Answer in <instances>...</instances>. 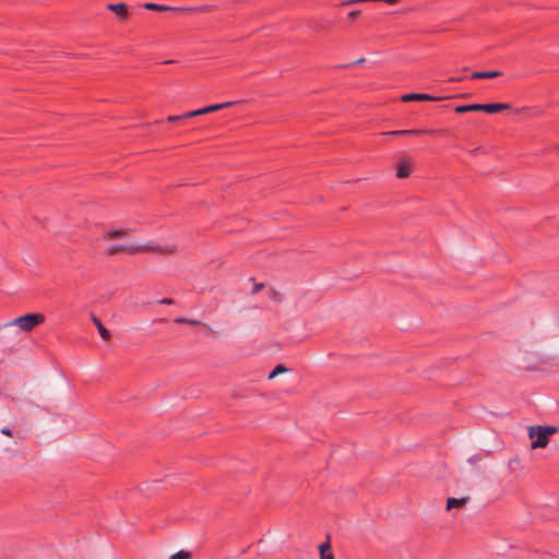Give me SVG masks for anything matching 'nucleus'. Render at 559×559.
<instances>
[{"instance_id": "nucleus-1", "label": "nucleus", "mask_w": 559, "mask_h": 559, "mask_svg": "<svg viewBox=\"0 0 559 559\" xmlns=\"http://www.w3.org/2000/svg\"><path fill=\"white\" fill-rule=\"evenodd\" d=\"M46 318L43 313L32 312L24 316L17 317L9 322L2 324L4 328L16 326L20 331L29 333L34 331L38 325L45 322Z\"/></svg>"}, {"instance_id": "nucleus-2", "label": "nucleus", "mask_w": 559, "mask_h": 559, "mask_svg": "<svg viewBox=\"0 0 559 559\" xmlns=\"http://www.w3.org/2000/svg\"><path fill=\"white\" fill-rule=\"evenodd\" d=\"M145 251H155V252H166V253H173L175 251V246L167 247L165 250H163L159 246L153 247L150 245L145 246H124V245H112L108 247L105 251L107 255H116L122 252H127L130 254H135L139 252H145Z\"/></svg>"}, {"instance_id": "nucleus-3", "label": "nucleus", "mask_w": 559, "mask_h": 559, "mask_svg": "<svg viewBox=\"0 0 559 559\" xmlns=\"http://www.w3.org/2000/svg\"><path fill=\"white\" fill-rule=\"evenodd\" d=\"M557 431L552 426H533L528 428V437L532 439L531 448H546L549 443V437Z\"/></svg>"}, {"instance_id": "nucleus-4", "label": "nucleus", "mask_w": 559, "mask_h": 559, "mask_svg": "<svg viewBox=\"0 0 559 559\" xmlns=\"http://www.w3.org/2000/svg\"><path fill=\"white\" fill-rule=\"evenodd\" d=\"M510 105L504 103H493V104H471V105H460L455 107L456 114H465L468 111H485L487 114H497L502 110L509 109Z\"/></svg>"}, {"instance_id": "nucleus-5", "label": "nucleus", "mask_w": 559, "mask_h": 559, "mask_svg": "<svg viewBox=\"0 0 559 559\" xmlns=\"http://www.w3.org/2000/svg\"><path fill=\"white\" fill-rule=\"evenodd\" d=\"M413 170V160L409 157L401 158L396 163V177L404 179L409 177Z\"/></svg>"}, {"instance_id": "nucleus-6", "label": "nucleus", "mask_w": 559, "mask_h": 559, "mask_svg": "<svg viewBox=\"0 0 559 559\" xmlns=\"http://www.w3.org/2000/svg\"><path fill=\"white\" fill-rule=\"evenodd\" d=\"M143 7H144V9L150 10V11H159V12H163V11L189 12V11L195 10L194 8L169 7V5L158 4V3H153V2H147Z\"/></svg>"}, {"instance_id": "nucleus-7", "label": "nucleus", "mask_w": 559, "mask_h": 559, "mask_svg": "<svg viewBox=\"0 0 559 559\" xmlns=\"http://www.w3.org/2000/svg\"><path fill=\"white\" fill-rule=\"evenodd\" d=\"M440 99H441V97L432 96L430 94H425V93H411V94H405L401 97V100L404 103L421 102V100L437 102Z\"/></svg>"}, {"instance_id": "nucleus-8", "label": "nucleus", "mask_w": 559, "mask_h": 559, "mask_svg": "<svg viewBox=\"0 0 559 559\" xmlns=\"http://www.w3.org/2000/svg\"><path fill=\"white\" fill-rule=\"evenodd\" d=\"M107 9L115 13L119 21H127L129 17L128 7L124 3H109Z\"/></svg>"}, {"instance_id": "nucleus-9", "label": "nucleus", "mask_w": 559, "mask_h": 559, "mask_svg": "<svg viewBox=\"0 0 559 559\" xmlns=\"http://www.w3.org/2000/svg\"><path fill=\"white\" fill-rule=\"evenodd\" d=\"M436 132H437L436 130L409 129V130H395V131L386 132L385 134L402 136V135L432 134Z\"/></svg>"}, {"instance_id": "nucleus-10", "label": "nucleus", "mask_w": 559, "mask_h": 559, "mask_svg": "<svg viewBox=\"0 0 559 559\" xmlns=\"http://www.w3.org/2000/svg\"><path fill=\"white\" fill-rule=\"evenodd\" d=\"M2 436L14 437L20 441H24L27 437L26 429L12 430L10 428H2Z\"/></svg>"}, {"instance_id": "nucleus-11", "label": "nucleus", "mask_w": 559, "mask_h": 559, "mask_svg": "<svg viewBox=\"0 0 559 559\" xmlns=\"http://www.w3.org/2000/svg\"><path fill=\"white\" fill-rule=\"evenodd\" d=\"M502 73L500 71H476L471 74L472 80L479 79H495L501 76Z\"/></svg>"}, {"instance_id": "nucleus-12", "label": "nucleus", "mask_w": 559, "mask_h": 559, "mask_svg": "<svg viewBox=\"0 0 559 559\" xmlns=\"http://www.w3.org/2000/svg\"><path fill=\"white\" fill-rule=\"evenodd\" d=\"M92 321H93V323L95 324V326L97 328V330H98V333H99L100 337H102L103 340H105V341H108V340L110 338L111 334H110L109 330H108V329H106V328L103 325V323H102L100 319H99L98 317H96V316L92 314Z\"/></svg>"}, {"instance_id": "nucleus-13", "label": "nucleus", "mask_w": 559, "mask_h": 559, "mask_svg": "<svg viewBox=\"0 0 559 559\" xmlns=\"http://www.w3.org/2000/svg\"><path fill=\"white\" fill-rule=\"evenodd\" d=\"M320 559H334V556L331 551L330 539L319 546Z\"/></svg>"}, {"instance_id": "nucleus-14", "label": "nucleus", "mask_w": 559, "mask_h": 559, "mask_svg": "<svg viewBox=\"0 0 559 559\" xmlns=\"http://www.w3.org/2000/svg\"><path fill=\"white\" fill-rule=\"evenodd\" d=\"M467 498H449L447 500V510H451L453 508H462L466 504Z\"/></svg>"}, {"instance_id": "nucleus-15", "label": "nucleus", "mask_w": 559, "mask_h": 559, "mask_svg": "<svg viewBox=\"0 0 559 559\" xmlns=\"http://www.w3.org/2000/svg\"><path fill=\"white\" fill-rule=\"evenodd\" d=\"M234 104H235L234 102H226V103H222V104L210 105V106L204 107V110H206V114H211V112L224 109V108H229Z\"/></svg>"}, {"instance_id": "nucleus-16", "label": "nucleus", "mask_w": 559, "mask_h": 559, "mask_svg": "<svg viewBox=\"0 0 559 559\" xmlns=\"http://www.w3.org/2000/svg\"><path fill=\"white\" fill-rule=\"evenodd\" d=\"M126 236V230L124 229H115V230H109L105 234L104 238L105 239H115V238H121Z\"/></svg>"}, {"instance_id": "nucleus-17", "label": "nucleus", "mask_w": 559, "mask_h": 559, "mask_svg": "<svg viewBox=\"0 0 559 559\" xmlns=\"http://www.w3.org/2000/svg\"><path fill=\"white\" fill-rule=\"evenodd\" d=\"M288 371V368H286L283 365H277L269 374V379H274L277 374Z\"/></svg>"}, {"instance_id": "nucleus-18", "label": "nucleus", "mask_w": 559, "mask_h": 559, "mask_svg": "<svg viewBox=\"0 0 559 559\" xmlns=\"http://www.w3.org/2000/svg\"><path fill=\"white\" fill-rule=\"evenodd\" d=\"M191 552L186 550H179L176 554H174L170 559H190Z\"/></svg>"}, {"instance_id": "nucleus-19", "label": "nucleus", "mask_w": 559, "mask_h": 559, "mask_svg": "<svg viewBox=\"0 0 559 559\" xmlns=\"http://www.w3.org/2000/svg\"><path fill=\"white\" fill-rule=\"evenodd\" d=\"M269 297L275 301V302H281L282 301V294L277 290H275L274 288H271L270 292H269Z\"/></svg>"}, {"instance_id": "nucleus-20", "label": "nucleus", "mask_w": 559, "mask_h": 559, "mask_svg": "<svg viewBox=\"0 0 559 559\" xmlns=\"http://www.w3.org/2000/svg\"><path fill=\"white\" fill-rule=\"evenodd\" d=\"M176 323H186V324H199L198 320L194 319H188V318H176Z\"/></svg>"}, {"instance_id": "nucleus-21", "label": "nucleus", "mask_w": 559, "mask_h": 559, "mask_svg": "<svg viewBox=\"0 0 559 559\" xmlns=\"http://www.w3.org/2000/svg\"><path fill=\"white\" fill-rule=\"evenodd\" d=\"M360 11L359 10H353L347 14V17L349 21H355L359 17Z\"/></svg>"}, {"instance_id": "nucleus-22", "label": "nucleus", "mask_w": 559, "mask_h": 559, "mask_svg": "<svg viewBox=\"0 0 559 559\" xmlns=\"http://www.w3.org/2000/svg\"><path fill=\"white\" fill-rule=\"evenodd\" d=\"M181 120H183L182 115H178V116H168V117H167V121H168V122H176V121H181Z\"/></svg>"}, {"instance_id": "nucleus-23", "label": "nucleus", "mask_w": 559, "mask_h": 559, "mask_svg": "<svg viewBox=\"0 0 559 559\" xmlns=\"http://www.w3.org/2000/svg\"><path fill=\"white\" fill-rule=\"evenodd\" d=\"M198 116L199 115H198V112H195V110H191V111L182 114L183 120H186L188 118L198 117Z\"/></svg>"}, {"instance_id": "nucleus-24", "label": "nucleus", "mask_w": 559, "mask_h": 559, "mask_svg": "<svg viewBox=\"0 0 559 559\" xmlns=\"http://www.w3.org/2000/svg\"><path fill=\"white\" fill-rule=\"evenodd\" d=\"M263 288H264V284L263 283H258V284L254 285V287L252 289V294H258Z\"/></svg>"}, {"instance_id": "nucleus-25", "label": "nucleus", "mask_w": 559, "mask_h": 559, "mask_svg": "<svg viewBox=\"0 0 559 559\" xmlns=\"http://www.w3.org/2000/svg\"><path fill=\"white\" fill-rule=\"evenodd\" d=\"M159 304L170 306L174 305L175 301L171 298H163L162 300H159Z\"/></svg>"}, {"instance_id": "nucleus-26", "label": "nucleus", "mask_w": 559, "mask_h": 559, "mask_svg": "<svg viewBox=\"0 0 559 559\" xmlns=\"http://www.w3.org/2000/svg\"><path fill=\"white\" fill-rule=\"evenodd\" d=\"M195 112H198L199 116H202V115L206 114V110H204V107H203V108H200V109H195Z\"/></svg>"}, {"instance_id": "nucleus-27", "label": "nucleus", "mask_w": 559, "mask_h": 559, "mask_svg": "<svg viewBox=\"0 0 559 559\" xmlns=\"http://www.w3.org/2000/svg\"><path fill=\"white\" fill-rule=\"evenodd\" d=\"M462 79L457 78V79H450L451 82H460Z\"/></svg>"}, {"instance_id": "nucleus-28", "label": "nucleus", "mask_w": 559, "mask_h": 559, "mask_svg": "<svg viewBox=\"0 0 559 559\" xmlns=\"http://www.w3.org/2000/svg\"><path fill=\"white\" fill-rule=\"evenodd\" d=\"M173 60L165 61L164 63H173Z\"/></svg>"}]
</instances>
